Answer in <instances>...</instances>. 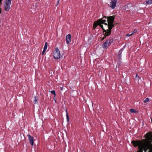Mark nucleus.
<instances>
[{
  "instance_id": "f8f14e48",
  "label": "nucleus",
  "mask_w": 152,
  "mask_h": 152,
  "mask_svg": "<svg viewBox=\"0 0 152 152\" xmlns=\"http://www.w3.org/2000/svg\"><path fill=\"white\" fill-rule=\"evenodd\" d=\"M66 119H67V122H68L69 121V116L67 110H66Z\"/></svg>"
},
{
  "instance_id": "aec40b11",
  "label": "nucleus",
  "mask_w": 152,
  "mask_h": 152,
  "mask_svg": "<svg viewBox=\"0 0 152 152\" xmlns=\"http://www.w3.org/2000/svg\"><path fill=\"white\" fill-rule=\"evenodd\" d=\"M137 30H136V29H134V30L133 32L132 33H133V34L134 33H135L136 32H137Z\"/></svg>"
},
{
  "instance_id": "7ed1b4c3",
  "label": "nucleus",
  "mask_w": 152,
  "mask_h": 152,
  "mask_svg": "<svg viewBox=\"0 0 152 152\" xmlns=\"http://www.w3.org/2000/svg\"><path fill=\"white\" fill-rule=\"evenodd\" d=\"M107 21L103 23L106 27H110V28H112L114 26L113 23L114 21V18L113 16H109L107 18Z\"/></svg>"
},
{
  "instance_id": "393cba45",
  "label": "nucleus",
  "mask_w": 152,
  "mask_h": 152,
  "mask_svg": "<svg viewBox=\"0 0 152 152\" xmlns=\"http://www.w3.org/2000/svg\"><path fill=\"white\" fill-rule=\"evenodd\" d=\"M84 152H85V151H84Z\"/></svg>"
},
{
  "instance_id": "f03ea898",
  "label": "nucleus",
  "mask_w": 152,
  "mask_h": 152,
  "mask_svg": "<svg viewBox=\"0 0 152 152\" xmlns=\"http://www.w3.org/2000/svg\"><path fill=\"white\" fill-rule=\"evenodd\" d=\"M104 18L105 20L104 19V18L102 19H100L97 21H95L94 22L93 25V28H95L97 26V25H99L100 27L103 29L104 31L105 32V34L104 35L105 36H108L111 33V29L112 28H110V27H107L108 29L106 30H105L103 27V26L102 25V23H104L105 22H107V18L105 17Z\"/></svg>"
},
{
  "instance_id": "f257e3e1",
  "label": "nucleus",
  "mask_w": 152,
  "mask_h": 152,
  "mask_svg": "<svg viewBox=\"0 0 152 152\" xmlns=\"http://www.w3.org/2000/svg\"><path fill=\"white\" fill-rule=\"evenodd\" d=\"M151 121L152 122V120ZM134 144L138 146L139 152H142L143 150L146 152L148 149V152H152V132H150L147 133L145 139L141 141H136Z\"/></svg>"
},
{
  "instance_id": "0eeeda50",
  "label": "nucleus",
  "mask_w": 152,
  "mask_h": 152,
  "mask_svg": "<svg viewBox=\"0 0 152 152\" xmlns=\"http://www.w3.org/2000/svg\"><path fill=\"white\" fill-rule=\"evenodd\" d=\"M27 136L29 140L30 144L31 145L33 146L34 145V140L33 137H31L29 134L27 135Z\"/></svg>"
},
{
  "instance_id": "2eb2a0df",
  "label": "nucleus",
  "mask_w": 152,
  "mask_h": 152,
  "mask_svg": "<svg viewBox=\"0 0 152 152\" xmlns=\"http://www.w3.org/2000/svg\"><path fill=\"white\" fill-rule=\"evenodd\" d=\"M130 112L132 113L136 112V111L135 110L132 109H130Z\"/></svg>"
},
{
  "instance_id": "6ab92c4d",
  "label": "nucleus",
  "mask_w": 152,
  "mask_h": 152,
  "mask_svg": "<svg viewBox=\"0 0 152 152\" xmlns=\"http://www.w3.org/2000/svg\"><path fill=\"white\" fill-rule=\"evenodd\" d=\"M46 50H45L43 49V51L42 52V55L44 54L45 53V52Z\"/></svg>"
},
{
  "instance_id": "dca6fc26",
  "label": "nucleus",
  "mask_w": 152,
  "mask_h": 152,
  "mask_svg": "<svg viewBox=\"0 0 152 152\" xmlns=\"http://www.w3.org/2000/svg\"><path fill=\"white\" fill-rule=\"evenodd\" d=\"M51 94H53L54 95V96H56V93H55V91L53 90V91H51Z\"/></svg>"
},
{
  "instance_id": "5701e85b",
  "label": "nucleus",
  "mask_w": 152,
  "mask_h": 152,
  "mask_svg": "<svg viewBox=\"0 0 152 152\" xmlns=\"http://www.w3.org/2000/svg\"><path fill=\"white\" fill-rule=\"evenodd\" d=\"M63 87H61V91H62L63 90Z\"/></svg>"
},
{
  "instance_id": "4468645a",
  "label": "nucleus",
  "mask_w": 152,
  "mask_h": 152,
  "mask_svg": "<svg viewBox=\"0 0 152 152\" xmlns=\"http://www.w3.org/2000/svg\"><path fill=\"white\" fill-rule=\"evenodd\" d=\"M48 48V43L46 42L45 43V45L44 46L43 49L46 50Z\"/></svg>"
},
{
  "instance_id": "ddd939ff",
  "label": "nucleus",
  "mask_w": 152,
  "mask_h": 152,
  "mask_svg": "<svg viewBox=\"0 0 152 152\" xmlns=\"http://www.w3.org/2000/svg\"><path fill=\"white\" fill-rule=\"evenodd\" d=\"M146 3L148 4H152V0H146Z\"/></svg>"
},
{
  "instance_id": "1a4fd4ad",
  "label": "nucleus",
  "mask_w": 152,
  "mask_h": 152,
  "mask_svg": "<svg viewBox=\"0 0 152 152\" xmlns=\"http://www.w3.org/2000/svg\"><path fill=\"white\" fill-rule=\"evenodd\" d=\"M113 39L112 38H110L107 40L106 42L109 45H110L113 42Z\"/></svg>"
},
{
  "instance_id": "423d86ee",
  "label": "nucleus",
  "mask_w": 152,
  "mask_h": 152,
  "mask_svg": "<svg viewBox=\"0 0 152 152\" xmlns=\"http://www.w3.org/2000/svg\"><path fill=\"white\" fill-rule=\"evenodd\" d=\"M117 0H111L110 4V7L112 8V9L115 8Z\"/></svg>"
},
{
  "instance_id": "a211bd4d",
  "label": "nucleus",
  "mask_w": 152,
  "mask_h": 152,
  "mask_svg": "<svg viewBox=\"0 0 152 152\" xmlns=\"http://www.w3.org/2000/svg\"><path fill=\"white\" fill-rule=\"evenodd\" d=\"M133 34V33H132V34H127L126 36H131Z\"/></svg>"
},
{
  "instance_id": "412c9836",
  "label": "nucleus",
  "mask_w": 152,
  "mask_h": 152,
  "mask_svg": "<svg viewBox=\"0 0 152 152\" xmlns=\"http://www.w3.org/2000/svg\"><path fill=\"white\" fill-rule=\"evenodd\" d=\"M136 77H139V76L137 74L136 75Z\"/></svg>"
},
{
  "instance_id": "20e7f679",
  "label": "nucleus",
  "mask_w": 152,
  "mask_h": 152,
  "mask_svg": "<svg viewBox=\"0 0 152 152\" xmlns=\"http://www.w3.org/2000/svg\"><path fill=\"white\" fill-rule=\"evenodd\" d=\"M53 56L55 59H57L60 58L61 54L60 52L57 48H55L54 52L53 53Z\"/></svg>"
},
{
  "instance_id": "39448f33",
  "label": "nucleus",
  "mask_w": 152,
  "mask_h": 152,
  "mask_svg": "<svg viewBox=\"0 0 152 152\" xmlns=\"http://www.w3.org/2000/svg\"><path fill=\"white\" fill-rule=\"evenodd\" d=\"M12 0H6L4 6V10L6 11H8L10 8V6Z\"/></svg>"
},
{
  "instance_id": "b1692460",
  "label": "nucleus",
  "mask_w": 152,
  "mask_h": 152,
  "mask_svg": "<svg viewBox=\"0 0 152 152\" xmlns=\"http://www.w3.org/2000/svg\"><path fill=\"white\" fill-rule=\"evenodd\" d=\"M1 9H0V13H1Z\"/></svg>"
},
{
  "instance_id": "9b49d317",
  "label": "nucleus",
  "mask_w": 152,
  "mask_h": 152,
  "mask_svg": "<svg viewBox=\"0 0 152 152\" xmlns=\"http://www.w3.org/2000/svg\"><path fill=\"white\" fill-rule=\"evenodd\" d=\"M37 101H38L37 97L36 96H35L34 97V103L35 104H37Z\"/></svg>"
},
{
  "instance_id": "f3484780",
  "label": "nucleus",
  "mask_w": 152,
  "mask_h": 152,
  "mask_svg": "<svg viewBox=\"0 0 152 152\" xmlns=\"http://www.w3.org/2000/svg\"><path fill=\"white\" fill-rule=\"evenodd\" d=\"M149 100V99L148 98H147L145 99L144 100V102L146 103L147 102H148Z\"/></svg>"
},
{
  "instance_id": "9d476101",
  "label": "nucleus",
  "mask_w": 152,
  "mask_h": 152,
  "mask_svg": "<svg viewBox=\"0 0 152 152\" xmlns=\"http://www.w3.org/2000/svg\"><path fill=\"white\" fill-rule=\"evenodd\" d=\"M109 46L108 44H107L106 41L104 42L102 45L103 48H107Z\"/></svg>"
},
{
  "instance_id": "6e6552de",
  "label": "nucleus",
  "mask_w": 152,
  "mask_h": 152,
  "mask_svg": "<svg viewBox=\"0 0 152 152\" xmlns=\"http://www.w3.org/2000/svg\"><path fill=\"white\" fill-rule=\"evenodd\" d=\"M71 36L70 34H69L66 36V41L67 44H69L71 41Z\"/></svg>"
},
{
  "instance_id": "4be33fe9",
  "label": "nucleus",
  "mask_w": 152,
  "mask_h": 152,
  "mask_svg": "<svg viewBox=\"0 0 152 152\" xmlns=\"http://www.w3.org/2000/svg\"><path fill=\"white\" fill-rule=\"evenodd\" d=\"M3 0H0V4H1V2L3 1Z\"/></svg>"
}]
</instances>
